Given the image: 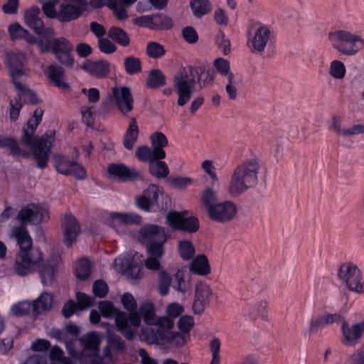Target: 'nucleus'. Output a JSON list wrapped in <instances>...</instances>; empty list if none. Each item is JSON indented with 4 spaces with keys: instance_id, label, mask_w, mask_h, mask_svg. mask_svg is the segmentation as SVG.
<instances>
[{
    "instance_id": "obj_62",
    "label": "nucleus",
    "mask_w": 364,
    "mask_h": 364,
    "mask_svg": "<svg viewBox=\"0 0 364 364\" xmlns=\"http://www.w3.org/2000/svg\"><path fill=\"white\" fill-rule=\"evenodd\" d=\"M364 134V124H357L345 128L344 138L353 137Z\"/></svg>"
},
{
    "instance_id": "obj_59",
    "label": "nucleus",
    "mask_w": 364,
    "mask_h": 364,
    "mask_svg": "<svg viewBox=\"0 0 364 364\" xmlns=\"http://www.w3.org/2000/svg\"><path fill=\"white\" fill-rule=\"evenodd\" d=\"M329 129L338 136L343 137L345 128H342L341 118L337 115H333L331 119Z\"/></svg>"
},
{
    "instance_id": "obj_23",
    "label": "nucleus",
    "mask_w": 364,
    "mask_h": 364,
    "mask_svg": "<svg viewBox=\"0 0 364 364\" xmlns=\"http://www.w3.org/2000/svg\"><path fill=\"white\" fill-rule=\"evenodd\" d=\"M146 306H151L150 307H151V309L152 312L151 314H153L154 317L169 318L171 319V321L173 322L174 319L180 316L183 311V307L181 304L176 302H173L169 304L166 309V316H159L155 313V308L154 304L151 302L145 301L141 304L139 308V311H141L144 322L146 317L145 316L147 315L146 311Z\"/></svg>"
},
{
    "instance_id": "obj_41",
    "label": "nucleus",
    "mask_w": 364,
    "mask_h": 364,
    "mask_svg": "<svg viewBox=\"0 0 364 364\" xmlns=\"http://www.w3.org/2000/svg\"><path fill=\"white\" fill-rule=\"evenodd\" d=\"M149 173L157 178L166 177L169 173L168 166L161 160L153 161L149 164Z\"/></svg>"
},
{
    "instance_id": "obj_8",
    "label": "nucleus",
    "mask_w": 364,
    "mask_h": 364,
    "mask_svg": "<svg viewBox=\"0 0 364 364\" xmlns=\"http://www.w3.org/2000/svg\"><path fill=\"white\" fill-rule=\"evenodd\" d=\"M204 68L187 66L183 68L173 78V87L178 95L177 104L180 107L186 105L195 91L196 82H200Z\"/></svg>"
},
{
    "instance_id": "obj_32",
    "label": "nucleus",
    "mask_w": 364,
    "mask_h": 364,
    "mask_svg": "<svg viewBox=\"0 0 364 364\" xmlns=\"http://www.w3.org/2000/svg\"><path fill=\"white\" fill-rule=\"evenodd\" d=\"M52 304V295L47 292L42 293L32 304L33 312L39 314L48 311L51 309Z\"/></svg>"
},
{
    "instance_id": "obj_50",
    "label": "nucleus",
    "mask_w": 364,
    "mask_h": 364,
    "mask_svg": "<svg viewBox=\"0 0 364 364\" xmlns=\"http://www.w3.org/2000/svg\"><path fill=\"white\" fill-rule=\"evenodd\" d=\"M16 88L18 90V99L21 102L23 101L24 102H30L33 105L38 103V99L36 95L31 90L25 87L22 83L20 87Z\"/></svg>"
},
{
    "instance_id": "obj_38",
    "label": "nucleus",
    "mask_w": 364,
    "mask_h": 364,
    "mask_svg": "<svg viewBox=\"0 0 364 364\" xmlns=\"http://www.w3.org/2000/svg\"><path fill=\"white\" fill-rule=\"evenodd\" d=\"M173 289L177 291L185 294L191 289L189 279H186V273L181 269H178L173 275V282L172 284Z\"/></svg>"
},
{
    "instance_id": "obj_4",
    "label": "nucleus",
    "mask_w": 364,
    "mask_h": 364,
    "mask_svg": "<svg viewBox=\"0 0 364 364\" xmlns=\"http://www.w3.org/2000/svg\"><path fill=\"white\" fill-rule=\"evenodd\" d=\"M43 111L36 109L33 115L28 120L23 129L21 142L31 150L32 155L37 162V166L43 169L48 166L49 154L55 139L53 130H48L41 137L33 134L42 120Z\"/></svg>"
},
{
    "instance_id": "obj_58",
    "label": "nucleus",
    "mask_w": 364,
    "mask_h": 364,
    "mask_svg": "<svg viewBox=\"0 0 364 364\" xmlns=\"http://www.w3.org/2000/svg\"><path fill=\"white\" fill-rule=\"evenodd\" d=\"M193 325V318L190 316H182L178 321V327L184 334H188Z\"/></svg>"
},
{
    "instance_id": "obj_57",
    "label": "nucleus",
    "mask_w": 364,
    "mask_h": 364,
    "mask_svg": "<svg viewBox=\"0 0 364 364\" xmlns=\"http://www.w3.org/2000/svg\"><path fill=\"white\" fill-rule=\"evenodd\" d=\"M31 309L32 304L30 302L23 301L14 304L11 307V311L16 316H22L28 314Z\"/></svg>"
},
{
    "instance_id": "obj_47",
    "label": "nucleus",
    "mask_w": 364,
    "mask_h": 364,
    "mask_svg": "<svg viewBox=\"0 0 364 364\" xmlns=\"http://www.w3.org/2000/svg\"><path fill=\"white\" fill-rule=\"evenodd\" d=\"M152 29H169L173 26L172 19L163 14L153 16Z\"/></svg>"
},
{
    "instance_id": "obj_28",
    "label": "nucleus",
    "mask_w": 364,
    "mask_h": 364,
    "mask_svg": "<svg viewBox=\"0 0 364 364\" xmlns=\"http://www.w3.org/2000/svg\"><path fill=\"white\" fill-rule=\"evenodd\" d=\"M63 228L64 243L68 247H70L76 240V238L80 233V225L73 216L68 215L65 218Z\"/></svg>"
},
{
    "instance_id": "obj_53",
    "label": "nucleus",
    "mask_w": 364,
    "mask_h": 364,
    "mask_svg": "<svg viewBox=\"0 0 364 364\" xmlns=\"http://www.w3.org/2000/svg\"><path fill=\"white\" fill-rule=\"evenodd\" d=\"M171 186L178 189H184L193 183V179L188 176H176L168 178Z\"/></svg>"
},
{
    "instance_id": "obj_49",
    "label": "nucleus",
    "mask_w": 364,
    "mask_h": 364,
    "mask_svg": "<svg viewBox=\"0 0 364 364\" xmlns=\"http://www.w3.org/2000/svg\"><path fill=\"white\" fill-rule=\"evenodd\" d=\"M178 250L181 257L185 260L190 259L195 254V247L192 242L188 240L178 242Z\"/></svg>"
},
{
    "instance_id": "obj_16",
    "label": "nucleus",
    "mask_w": 364,
    "mask_h": 364,
    "mask_svg": "<svg viewBox=\"0 0 364 364\" xmlns=\"http://www.w3.org/2000/svg\"><path fill=\"white\" fill-rule=\"evenodd\" d=\"M237 213V205L230 200L219 202L208 215L212 220L227 223L234 219Z\"/></svg>"
},
{
    "instance_id": "obj_3",
    "label": "nucleus",
    "mask_w": 364,
    "mask_h": 364,
    "mask_svg": "<svg viewBox=\"0 0 364 364\" xmlns=\"http://www.w3.org/2000/svg\"><path fill=\"white\" fill-rule=\"evenodd\" d=\"M151 306H146L145 326L141 329L140 339L148 344L169 345L181 347L189 339L188 334L173 332L171 330L174 326L171 319L154 317L151 314Z\"/></svg>"
},
{
    "instance_id": "obj_15",
    "label": "nucleus",
    "mask_w": 364,
    "mask_h": 364,
    "mask_svg": "<svg viewBox=\"0 0 364 364\" xmlns=\"http://www.w3.org/2000/svg\"><path fill=\"white\" fill-rule=\"evenodd\" d=\"M25 58L24 53L21 52H7L6 54L5 63L9 68L15 87H20L21 86V82L19 80L26 75V71L23 68Z\"/></svg>"
},
{
    "instance_id": "obj_12",
    "label": "nucleus",
    "mask_w": 364,
    "mask_h": 364,
    "mask_svg": "<svg viewBox=\"0 0 364 364\" xmlns=\"http://www.w3.org/2000/svg\"><path fill=\"white\" fill-rule=\"evenodd\" d=\"M338 277L349 290L362 294L364 292V281L362 272L358 266L352 262L341 264L337 272Z\"/></svg>"
},
{
    "instance_id": "obj_56",
    "label": "nucleus",
    "mask_w": 364,
    "mask_h": 364,
    "mask_svg": "<svg viewBox=\"0 0 364 364\" xmlns=\"http://www.w3.org/2000/svg\"><path fill=\"white\" fill-rule=\"evenodd\" d=\"M213 65L218 73L225 76L230 73V65L228 60L223 58H218L213 62Z\"/></svg>"
},
{
    "instance_id": "obj_1",
    "label": "nucleus",
    "mask_w": 364,
    "mask_h": 364,
    "mask_svg": "<svg viewBox=\"0 0 364 364\" xmlns=\"http://www.w3.org/2000/svg\"><path fill=\"white\" fill-rule=\"evenodd\" d=\"M20 226L11 230L20 251L16 257L15 270L21 276L31 273L42 259L40 250L32 247V239L26 228L28 223L39 224L49 219L48 210L36 205H29L21 209L17 215Z\"/></svg>"
},
{
    "instance_id": "obj_33",
    "label": "nucleus",
    "mask_w": 364,
    "mask_h": 364,
    "mask_svg": "<svg viewBox=\"0 0 364 364\" xmlns=\"http://www.w3.org/2000/svg\"><path fill=\"white\" fill-rule=\"evenodd\" d=\"M0 148H7L10 154L14 156L27 157L29 154L23 151L16 139L8 136H0Z\"/></svg>"
},
{
    "instance_id": "obj_54",
    "label": "nucleus",
    "mask_w": 364,
    "mask_h": 364,
    "mask_svg": "<svg viewBox=\"0 0 364 364\" xmlns=\"http://www.w3.org/2000/svg\"><path fill=\"white\" fill-rule=\"evenodd\" d=\"M321 318V320L324 326H328L331 324H333V323H343V321L344 320V316L339 314H330V313H325L323 314H321L319 316Z\"/></svg>"
},
{
    "instance_id": "obj_7",
    "label": "nucleus",
    "mask_w": 364,
    "mask_h": 364,
    "mask_svg": "<svg viewBox=\"0 0 364 364\" xmlns=\"http://www.w3.org/2000/svg\"><path fill=\"white\" fill-rule=\"evenodd\" d=\"M122 303L129 313H119L117 317V328L127 340L132 341L141 324V314L136 311V302L131 294H124L122 296Z\"/></svg>"
},
{
    "instance_id": "obj_35",
    "label": "nucleus",
    "mask_w": 364,
    "mask_h": 364,
    "mask_svg": "<svg viewBox=\"0 0 364 364\" xmlns=\"http://www.w3.org/2000/svg\"><path fill=\"white\" fill-rule=\"evenodd\" d=\"M200 200L207 214L219 203L216 192L212 188H206L201 193Z\"/></svg>"
},
{
    "instance_id": "obj_51",
    "label": "nucleus",
    "mask_w": 364,
    "mask_h": 364,
    "mask_svg": "<svg viewBox=\"0 0 364 364\" xmlns=\"http://www.w3.org/2000/svg\"><path fill=\"white\" fill-rule=\"evenodd\" d=\"M346 67L344 64L339 60H333L329 67V75L336 80H341L346 75Z\"/></svg>"
},
{
    "instance_id": "obj_13",
    "label": "nucleus",
    "mask_w": 364,
    "mask_h": 364,
    "mask_svg": "<svg viewBox=\"0 0 364 364\" xmlns=\"http://www.w3.org/2000/svg\"><path fill=\"white\" fill-rule=\"evenodd\" d=\"M59 21L67 23L77 19L86 11V0H60Z\"/></svg>"
},
{
    "instance_id": "obj_30",
    "label": "nucleus",
    "mask_w": 364,
    "mask_h": 364,
    "mask_svg": "<svg viewBox=\"0 0 364 364\" xmlns=\"http://www.w3.org/2000/svg\"><path fill=\"white\" fill-rule=\"evenodd\" d=\"M247 316L252 321L260 317L262 320L269 321L268 302L266 300L257 301L253 306L250 308Z\"/></svg>"
},
{
    "instance_id": "obj_24",
    "label": "nucleus",
    "mask_w": 364,
    "mask_h": 364,
    "mask_svg": "<svg viewBox=\"0 0 364 364\" xmlns=\"http://www.w3.org/2000/svg\"><path fill=\"white\" fill-rule=\"evenodd\" d=\"M113 267L116 272L125 274L133 279L140 277L141 268L130 257H117L114 259Z\"/></svg>"
},
{
    "instance_id": "obj_36",
    "label": "nucleus",
    "mask_w": 364,
    "mask_h": 364,
    "mask_svg": "<svg viewBox=\"0 0 364 364\" xmlns=\"http://www.w3.org/2000/svg\"><path fill=\"white\" fill-rule=\"evenodd\" d=\"M107 36L114 42L122 47H127L130 43V38L127 33L122 28L117 26H112L107 32Z\"/></svg>"
},
{
    "instance_id": "obj_52",
    "label": "nucleus",
    "mask_w": 364,
    "mask_h": 364,
    "mask_svg": "<svg viewBox=\"0 0 364 364\" xmlns=\"http://www.w3.org/2000/svg\"><path fill=\"white\" fill-rule=\"evenodd\" d=\"M107 343L119 351H123L126 348L124 341L119 336L112 331H107Z\"/></svg>"
},
{
    "instance_id": "obj_37",
    "label": "nucleus",
    "mask_w": 364,
    "mask_h": 364,
    "mask_svg": "<svg viewBox=\"0 0 364 364\" xmlns=\"http://www.w3.org/2000/svg\"><path fill=\"white\" fill-rule=\"evenodd\" d=\"M189 4L193 16L196 18H201L212 10L209 0H190Z\"/></svg>"
},
{
    "instance_id": "obj_21",
    "label": "nucleus",
    "mask_w": 364,
    "mask_h": 364,
    "mask_svg": "<svg viewBox=\"0 0 364 364\" xmlns=\"http://www.w3.org/2000/svg\"><path fill=\"white\" fill-rule=\"evenodd\" d=\"M112 96L116 104L123 114H127L133 109L134 100L131 90L127 87H114Z\"/></svg>"
},
{
    "instance_id": "obj_31",
    "label": "nucleus",
    "mask_w": 364,
    "mask_h": 364,
    "mask_svg": "<svg viewBox=\"0 0 364 364\" xmlns=\"http://www.w3.org/2000/svg\"><path fill=\"white\" fill-rule=\"evenodd\" d=\"M139 135V128L135 118H131L129 125L123 139L124 146L129 150L133 149Z\"/></svg>"
},
{
    "instance_id": "obj_60",
    "label": "nucleus",
    "mask_w": 364,
    "mask_h": 364,
    "mask_svg": "<svg viewBox=\"0 0 364 364\" xmlns=\"http://www.w3.org/2000/svg\"><path fill=\"white\" fill-rule=\"evenodd\" d=\"M182 36L184 40L191 44L196 43L198 40V33L192 26H186L182 30Z\"/></svg>"
},
{
    "instance_id": "obj_42",
    "label": "nucleus",
    "mask_w": 364,
    "mask_h": 364,
    "mask_svg": "<svg viewBox=\"0 0 364 364\" xmlns=\"http://www.w3.org/2000/svg\"><path fill=\"white\" fill-rule=\"evenodd\" d=\"M172 277L164 270H160L158 273V290L161 295H166L171 286Z\"/></svg>"
},
{
    "instance_id": "obj_55",
    "label": "nucleus",
    "mask_w": 364,
    "mask_h": 364,
    "mask_svg": "<svg viewBox=\"0 0 364 364\" xmlns=\"http://www.w3.org/2000/svg\"><path fill=\"white\" fill-rule=\"evenodd\" d=\"M97 45L100 50L105 54L114 53L117 49L112 41L105 38H100Z\"/></svg>"
},
{
    "instance_id": "obj_27",
    "label": "nucleus",
    "mask_w": 364,
    "mask_h": 364,
    "mask_svg": "<svg viewBox=\"0 0 364 364\" xmlns=\"http://www.w3.org/2000/svg\"><path fill=\"white\" fill-rule=\"evenodd\" d=\"M106 223L114 228L120 225L139 224L141 217L136 213H112L105 220Z\"/></svg>"
},
{
    "instance_id": "obj_20",
    "label": "nucleus",
    "mask_w": 364,
    "mask_h": 364,
    "mask_svg": "<svg viewBox=\"0 0 364 364\" xmlns=\"http://www.w3.org/2000/svg\"><path fill=\"white\" fill-rule=\"evenodd\" d=\"M343 343L347 346H355L362 338L364 333V319L360 322L349 326L344 319L341 324Z\"/></svg>"
},
{
    "instance_id": "obj_19",
    "label": "nucleus",
    "mask_w": 364,
    "mask_h": 364,
    "mask_svg": "<svg viewBox=\"0 0 364 364\" xmlns=\"http://www.w3.org/2000/svg\"><path fill=\"white\" fill-rule=\"evenodd\" d=\"M55 166L57 171L63 175H74L78 179H83L86 177L84 167L77 163L70 161L65 156H57Z\"/></svg>"
},
{
    "instance_id": "obj_26",
    "label": "nucleus",
    "mask_w": 364,
    "mask_h": 364,
    "mask_svg": "<svg viewBox=\"0 0 364 364\" xmlns=\"http://www.w3.org/2000/svg\"><path fill=\"white\" fill-rule=\"evenodd\" d=\"M109 63L105 60L97 61L86 60L81 65L82 70L97 78L105 77L109 73Z\"/></svg>"
},
{
    "instance_id": "obj_63",
    "label": "nucleus",
    "mask_w": 364,
    "mask_h": 364,
    "mask_svg": "<svg viewBox=\"0 0 364 364\" xmlns=\"http://www.w3.org/2000/svg\"><path fill=\"white\" fill-rule=\"evenodd\" d=\"M128 6H124L122 4L119 5L117 1L115 0L114 5L111 7L110 9L112 10L114 14L119 20L123 21L128 18L127 11L126 10V7Z\"/></svg>"
},
{
    "instance_id": "obj_43",
    "label": "nucleus",
    "mask_w": 364,
    "mask_h": 364,
    "mask_svg": "<svg viewBox=\"0 0 364 364\" xmlns=\"http://www.w3.org/2000/svg\"><path fill=\"white\" fill-rule=\"evenodd\" d=\"M136 156L139 161L143 162L149 161V164L153 161L162 159L155 154L154 149H151L146 146L138 147L136 150Z\"/></svg>"
},
{
    "instance_id": "obj_34",
    "label": "nucleus",
    "mask_w": 364,
    "mask_h": 364,
    "mask_svg": "<svg viewBox=\"0 0 364 364\" xmlns=\"http://www.w3.org/2000/svg\"><path fill=\"white\" fill-rule=\"evenodd\" d=\"M150 139L155 154L164 159L166 157V153L163 148L168 145L166 136L161 132H155L151 134Z\"/></svg>"
},
{
    "instance_id": "obj_61",
    "label": "nucleus",
    "mask_w": 364,
    "mask_h": 364,
    "mask_svg": "<svg viewBox=\"0 0 364 364\" xmlns=\"http://www.w3.org/2000/svg\"><path fill=\"white\" fill-rule=\"evenodd\" d=\"M9 32L12 39L21 38L28 34V31L17 23L9 26Z\"/></svg>"
},
{
    "instance_id": "obj_5",
    "label": "nucleus",
    "mask_w": 364,
    "mask_h": 364,
    "mask_svg": "<svg viewBox=\"0 0 364 364\" xmlns=\"http://www.w3.org/2000/svg\"><path fill=\"white\" fill-rule=\"evenodd\" d=\"M101 336L97 332H90L78 341L66 343L68 353L82 364H111L112 356L110 348H103V356L98 357Z\"/></svg>"
},
{
    "instance_id": "obj_44",
    "label": "nucleus",
    "mask_w": 364,
    "mask_h": 364,
    "mask_svg": "<svg viewBox=\"0 0 364 364\" xmlns=\"http://www.w3.org/2000/svg\"><path fill=\"white\" fill-rule=\"evenodd\" d=\"M166 83V77L163 73L159 69L151 70L149 75L146 85L151 88H157Z\"/></svg>"
},
{
    "instance_id": "obj_39",
    "label": "nucleus",
    "mask_w": 364,
    "mask_h": 364,
    "mask_svg": "<svg viewBox=\"0 0 364 364\" xmlns=\"http://www.w3.org/2000/svg\"><path fill=\"white\" fill-rule=\"evenodd\" d=\"M55 272L56 269L54 264L48 262L42 264L39 269L42 283L44 285H50L54 280Z\"/></svg>"
},
{
    "instance_id": "obj_17",
    "label": "nucleus",
    "mask_w": 364,
    "mask_h": 364,
    "mask_svg": "<svg viewBox=\"0 0 364 364\" xmlns=\"http://www.w3.org/2000/svg\"><path fill=\"white\" fill-rule=\"evenodd\" d=\"M109 174L122 182L143 180L141 171L136 168H129L123 164H112L107 168Z\"/></svg>"
},
{
    "instance_id": "obj_29",
    "label": "nucleus",
    "mask_w": 364,
    "mask_h": 364,
    "mask_svg": "<svg viewBox=\"0 0 364 364\" xmlns=\"http://www.w3.org/2000/svg\"><path fill=\"white\" fill-rule=\"evenodd\" d=\"M189 269L194 274L204 276L210 272L207 257L204 255L196 257L189 264Z\"/></svg>"
},
{
    "instance_id": "obj_48",
    "label": "nucleus",
    "mask_w": 364,
    "mask_h": 364,
    "mask_svg": "<svg viewBox=\"0 0 364 364\" xmlns=\"http://www.w3.org/2000/svg\"><path fill=\"white\" fill-rule=\"evenodd\" d=\"M91 272V264L87 259L78 260L75 264V274L80 279H87Z\"/></svg>"
},
{
    "instance_id": "obj_10",
    "label": "nucleus",
    "mask_w": 364,
    "mask_h": 364,
    "mask_svg": "<svg viewBox=\"0 0 364 364\" xmlns=\"http://www.w3.org/2000/svg\"><path fill=\"white\" fill-rule=\"evenodd\" d=\"M332 46L344 55L353 56L364 48V40L348 30H337L329 33Z\"/></svg>"
},
{
    "instance_id": "obj_9",
    "label": "nucleus",
    "mask_w": 364,
    "mask_h": 364,
    "mask_svg": "<svg viewBox=\"0 0 364 364\" xmlns=\"http://www.w3.org/2000/svg\"><path fill=\"white\" fill-rule=\"evenodd\" d=\"M138 239L147 246L146 250L149 254L163 257L164 245L168 239L164 227L152 224L144 225L139 230Z\"/></svg>"
},
{
    "instance_id": "obj_6",
    "label": "nucleus",
    "mask_w": 364,
    "mask_h": 364,
    "mask_svg": "<svg viewBox=\"0 0 364 364\" xmlns=\"http://www.w3.org/2000/svg\"><path fill=\"white\" fill-rule=\"evenodd\" d=\"M263 169L262 163L258 158L242 161L232 173L228 187V193L237 197L250 188H255L258 184Z\"/></svg>"
},
{
    "instance_id": "obj_22",
    "label": "nucleus",
    "mask_w": 364,
    "mask_h": 364,
    "mask_svg": "<svg viewBox=\"0 0 364 364\" xmlns=\"http://www.w3.org/2000/svg\"><path fill=\"white\" fill-rule=\"evenodd\" d=\"M160 188L155 184H150L140 196L136 197V204L140 209L149 211L159 199Z\"/></svg>"
},
{
    "instance_id": "obj_18",
    "label": "nucleus",
    "mask_w": 364,
    "mask_h": 364,
    "mask_svg": "<svg viewBox=\"0 0 364 364\" xmlns=\"http://www.w3.org/2000/svg\"><path fill=\"white\" fill-rule=\"evenodd\" d=\"M166 219L173 230L193 232L198 229V220L194 217L185 218L181 213L173 211L167 214Z\"/></svg>"
},
{
    "instance_id": "obj_2",
    "label": "nucleus",
    "mask_w": 364,
    "mask_h": 364,
    "mask_svg": "<svg viewBox=\"0 0 364 364\" xmlns=\"http://www.w3.org/2000/svg\"><path fill=\"white\" fill-rule=\"evenodd\" d=\"M41 9L33 6L26 9L24 21L27 26L37 35H41L38 49L41 53L51 52L60 64L73 68L75 60L72 56L73 45L65 37L55 38V31L51 27H46L41 18Z\"/></svg>"
},
{
    "instance_id": "obj_14",
    "label": "nucleus",
    "mask_w": 364,
    "mask_h": 364,
    "mask_svg": "<svg viewBox=\"0 0 364 364\" xmlns=\"http://www.w3.org/2000/svg\"><path fill=\"white\" fill-rule=\"evenodd\" d=\"M213 289L205 282H198L195 287L192 310L195 314H201L209 306L213 297Z\"/></svg>"
},
{
    "instance_id": "obj_40",
    "label": "nucleus",
    "mask_w": 364,
    "mask_h": 364,
    "mask_svg": "<svg viewBox=\"0 0 364 364\" xmlns=\"http://www.w3.org/2000/svg\"><path fill=\"white\" fill-rule=\"evenodd\" d=\"M124 68L129 75L138 74L142 70L141 60L134 55L127 56L124 59Z\"/></svg>"
},
{
    "instance_id": "obj_25",
    "label": "nucleus",
    "mask_w": 364,
    "mask_h": 364,
    "mask_svg": "<svg viewBox=\"0 0 364 364\" xmlns=\"http://www.w3.org/2000/svg\"><path fill=\"white\" fill-rule=\"evenodd\" d=\"M45 75L58 88L64 91L70 89L68 83L65 82V73L63 67L57 64L50 65L45 70Z\"/></svg>"
},
{
    "instance_id": "obj_46",
    "label": "nucleus",
    "mask_w": 364,
    "mask_h": 364,
    "mask_svg": "<svg viewBox=\"0 0 364 364\" xmlns=\"http://www.w3.org/2000/svg\"><path fill=\"white\" fill-rule=\"evenodd\" d=\"M99 309L104 317H114L115 325L117 326V317L121 313V311L114 307L112 303L108 301H102L99 303Z\"/></svg>"
},
{
    "instance_id": "obj_11",
    "label": "nucleus",
    "mask_w": 364,
    "mask_h": 364,
    "mask_svg": "<svg viewBox=\"0 0 364 364\" xmlns=\"http://www.w3.org/2000/svg\"><path fill=\"white\" fill-rule=\"evenodd\" d=\"M273 37V33L269 27L256 23L247 30V47L252 53L262 54L270 46Z\"/></svg>"
},
{
    "instance_id": "obj_45",
    "label": "nucleus",
    "mask_w": 364,
    "mask_h": 364,
    "mask_svg": "<svg viewBox=\"0 0 364 364\" xmlns=\"http://www.w3.org/2000/svg\"><path fill=\"white\" fill-rule=\"evenodd\" d=\"M146 53L151 58L158 59L166 54V49L156 41H149L146 44Z\"/></svg>"
},
{
    "instance_id": "obj_64",
    "label": "nucleus",
    "mask_w": 364,
    "mask_h": 364,
    "mask_svg": "<svg viewBox=\"0 0 364 364\" xmlns=\"http://www.w3.org/2000/svg\"><path fill=\"white\" fill-rule=\"evenodd\" d=\"M201 166L204 171L210 177L213 182L218 181L215 171L216 169L213 165V161L205 160L202 163Z\"/></svg>"
}]
</instances>
